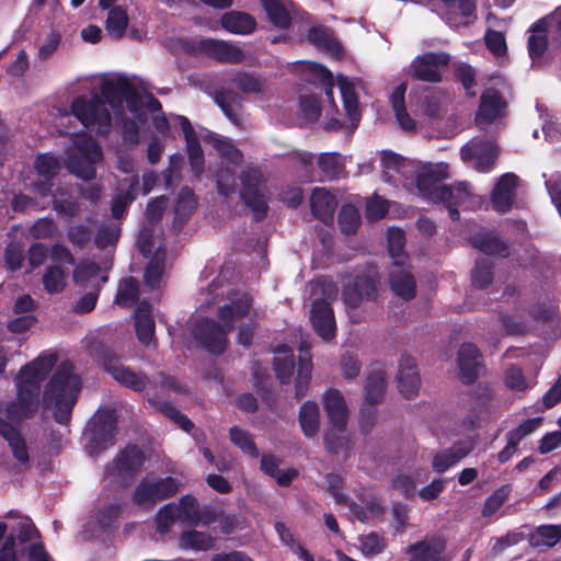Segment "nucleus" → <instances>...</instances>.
Segmentation results:
<instances>
[{
    "label": "nucleus",
    "mask_w": 561,
    "mask_h": 561,
    "mask_svg": "<svg viewBox=\"0 0 561 561\" xmlns=\"http://www.w3.org/2000/svg\"><path fill=\"white\" fill-rule=\"evenodd\" d=\"M57 362L56 355H39L21 367L14 377L16 400L5 408V416L15 423L33 417L39 405L42 382L48 377Z\"/></svg>",
    "instance_id": "obj_1"
},
{
    "label": "nucleus",
    "mask_w": 561,
    "mask_h": 561,
    "mask_svg": "<svg viewBox=\"0 0 561 561\" xmlns=\"http://www.w3.org/2000/svg\"><path fill=\"white\" fill-rule=\"evenodd\" d=\"M81 389V378L73 373V365L65 360L45 386L42 407L44 410L53 409L55 422L68 425Z\"/></svg>",
    "instance_id": "obj_2"
},
{
    "label": "nucleus",
    "mask_w": 561,
    "mask_h": 561,
    "mask_svg": "<svg viewBox=\"0 0 561 561\" xmlns=\"http://www.w3.org/2000/svg\"><path fill=\"white\" fill-rule=\"evenodd\" d=\"M178 520L186 522L191 526L202 523L208 526L219 522L220 526H234V516L227 515L218 503H209L201 506L198 500L192 494L181 496L179 502L163 505L157 513V526H169Z\"/></svg>",
    "instance_id": "obj_3"
},
{
    "label": "nucleus",
    "mask_w": 561,
    "mask_h": 561,
    "mask_svg": "<svg viewBox=\"0 0 561 561\" xmlns=\"http://www.w3.org/2000/svg\"><path fill=\"white\" fill-rule=\"evenodd\" d=\"M70 108L84 127L95 129L100 136L110 133L112 126L111 113L100 94L94 93L90 99L80 95L71 102Z\"/></svg>",
    "instance_id": "obj_4"
},
{
    "label": "nucleus",
    "mask_w": 561,
    "mask_h": 561,
    "mask_svg": "<svg viewBox=\"0 0 561 561\" xmlns=\"http://www.w3.org/2000/svg\"><path fill=\"white\" fill-rule=\"evenodd\" d=\"M240 198L252 211L253 220L260 222L266 218L268 204L264 187V176L259 168H245L240 173Z\"/></svg>",
    "instance_id": "obj_5"
},
{
    "label": "nucleus",
    "mask_w": 561,
    "mask_h": 561,
    "mask_svg": "<svg viewBox=\"0 0 561 561\" xmlns=\"http://www.w3.org/2000/svg\"><path fill=\"white\" fill-rule=\"evenodd\" d=\"M178 491L179 481L175 478H160L148 473L134 489L131 501L138 507L151 508L158 502L173 497Z\"/></svg>",
    "instance_id": "obj_6"
},
{
    "label": "nucleus",
    "mask_w": 561,
    "mask_h": 561,
    "mask_svg": "<svg viewBox=\"0 0 561 561\" xmlns=\"http://www.w3.org/2000/svg\"><path fill=\"white\" fill-rule=\"evenodd\" d=\"M447 178V164L426 168L416 175V188L424 198L434 203L448 201L454 194V187L442 184V181Z\"/></svg>",
    "instance_id": "obj_7"
},
{
    "label": "nucleus",
    "mask_w": 561,
    "mask_h": 561,
    "mask_svg": "<svg viewBox=\"0 0 561 561\" xmlns=\"http://www.w3.org/2000/svg\"><path fill=\"white\" fill-rule=\"evenodd\" d=\"M145 461L144 450L135 444H128L105 466V474L122 481H130L141 471Z\"/></svg>",
    "instance_id": "obj_8"
},
{
    "label": "nucleus",
    "mask_w": 561,
    "mask_h": 561,
    "mask_svg": "<svg viewBox=\"0 0 561 561\" xmlns=\"http://www.w3.org/2000/svg\"><path fill=\"white\" fill-rule=\"evenodd\" d=\"M499 157V147L495 141L485 137H474L460 149V158L463 162H472L476 171L490 172Z\"/></svg>",
    "instance_id": "obj_9"
},
{
    "label": "nucleus",
    "mask_w": 561,
    "mask_h": 561,
    "mask_svg": "<svg viewBox=\"0 0 561 561\" xmlns=\"http://www.w3.org/2000/svg\"><path fill=\"white\" fill-rule=\"evenodd\" d=\"M186 51L193 55H204L222 64L238 65L244 60L243 50L229 42L202 38L186 47Z\"/></svg>",
    "instance_id": "obj_10"
},
{
    "label": "nucleus",
    "mask_w": 561,
    "mask_h": 561,
    "mask_svg": "<svg viewBox=\"0 0 561 561\" xmlns=\"http://www.w3.org/2000/svg\"><path fill=\"white\" fill-rule=\"evenodd\" d=\"M451 57L446 51H427L417 55L410 65V76L419 81L442 82V68L449 65Z\"/></svg>",
    "instance_id": "obj_11"
},
{
    "label": "nucleus",
    "mask_w": 561,
    "mask_h": 561,
    "mask_svg": "<svg viewBox=\"0 0 561 561\" xmlns=\"http://www.w3.org/2000/svg\"><path fill=\"white\" fill-rule=\"evenodd\" d=\"M227 327L210 318L199 320L193 329L194 339L213 355H221L228 345Z\"/></svg>",
    "instance_id": "obj_12"
},
{
    "label": "nucleus",
    "mask_w": 561,
    "mask_h": 561,
    "mask_svg": "<svg viewBox=\"0 0 561 561\" xmlns=\"http://www.w3.org/2000/svg\"><path fill=\"white\" fill-rule=\"evenodd\" d=\"M117 416L114 410H100L92 421L89 447L93 453H101L115 444Z\"/></svg>",
    "instance_id": "obj_13"
},
{
    "label": "nucleus",
    "mask_w": 561,
    "mask_h": 561,
    "mask_svg": "<svg viewBox=\"0 0 561 561\" xmlns=\"http://www.w3.org/2000/svg\"><path fill=\"white\" fill-rule=\"evenodd\" d=\"M459 379L463 385H473L485 367L480 350L472 343H462L458 350Z\"/></svg>",
    "instance_id": "obj_14"
},
{
    "label": "nucleus",
    "mask_w": 561,
    "mask_h": 561,
    "mask_svg": "<svg viewBox=\"0 0 561 561\" xmlns=\"http://www.w3.org/2000/svg\"><path fill=\"white\" fill-rule=\"evenodd\" d=\"M377 296V283L368 275H356L342 291L343 302L352 309L357 308L364 300H376Z\"/></svg>",
    "instance_id": "obj_15"
},
{
    "label": "nucleus",
    "mask_w": 561,
    "mask_h": 561,
    "mask_svg": "<svg viewBox=\"0 0 561 561\" xmlns=\"http://www.w3.org/2000/svg\"><path fill=\"white\" fill-rule=\"evenodd\" d=\"M356 497L359 503L350 501L347 506L358 522L367 523L380 519L385 515L386 508L382 501L371 489H363Z\"/></svg>",
    "instance_id": "obj_16"
},
{
    "label": "nucleus",
    "mask_w": 561,
    "mask_h": 561,
    "mask_svg": "<svg viewBox=\"0 0 561 561\" xmlns=\"http://www.w3.org/2000/svg\"><path fill=\"white\" fill-rule=\"evenodd\" d=\"M310 321L314 332L325 341L335 336L336 323L331 302L314 299L310 306Z\"/></svg>",
    "instance_id": "obj_17"
},
{
    "label": "nucleus",
    "mask_w": 561,
    "mask_h": 561,
    "mask_svg": "<svg viewBox=\"0 0 561 561\" xmlns=\"http://www.w3.org/2000/svg\"><path fill=\"white\" fill-rule=\"evenodd\" d=\"M517 185L516 174L505 173L500 176L491 193L492 207L496 213L503 215L512 209Z\"/></svg>",
    "instance_id": "obj_18"
},
{
    "label": "nucleus",
    "mask_w": 561,
    "mask_h": 561,
    "mask_svg": "<svg viewBox=\"0 0 561 561\" xmlns=\"http://www.w3.org/2000/svg\"><path fill=\"white\" fill-rule=\"evenodd\" d=\"M468 242L472 248L489 256H500L506 259L511 254L507 241H505L492 230L481 229L471 234L468 238Z\"/></svg>",
    "instance_id": "obj_19"
},
{
    "label": "nucleus",
    "mask_w": 561,
    "mask_h": 561,
    "mask_svg": "<svg viewBox=\"0 0 561 561\" xmlns=\"http://www.w3.org/2000/svg\"><path fill=\"white\" fill-rule=\"evenodd\" d=\"M397 383L400 393L404 398L412 399L417 394L421 387V378L416 362L412 356L405 354L401 356L397 374Z\"/></svg>",
    "instance_id": "obj_20"
},
{
    "label": "nucleus",
    "mask_w": 561,
    "mask_h": 561,
    "mask_svg": "<svg viewBox=\"0 0 561 561\" xmlns=\"http://www.w3.org/2000/svg\"><path fill=\"white\" fill-rule=\"evenodd\" d=\"M323 408L331 426L345 431L348 420V409L344 397L337 389H329L323 394Z\"/></svg>",
    "instance_id": "obj_21"
},
{
    "label": "nucleus",
    "mask_w": 561,
    "mask_h": 561,
    "mask_svg": "<svg viewBox=\"0 0 561 561\" xmlns=\"http://www.w3.org/2000/svg\"><path fill=\"white\" fill-rule=\"evenodd\" d=\"M337 206L336 197L325 187H314L310 196L312 215L324 225H332Z\"/></svg>",
    "instance_id": "obj_22"
},
{
    "label": "nucleus",
    "mask_w": 561,
    "mask_h": 561,
    "mask_svg": "<svg viewBox=\"0 0 561 561\" xmlns=\"http://www.w3.org/2000/svg\"><path fill=\"white\" fill-rule=\"evenodd\" d=\"M506 102L499 90L488 88L480 98V105L476 116L478 124H491L501 116V112L505 108Z\"/></svg>",
    "instance_id": "obj_23"
},
{
    "label": "nucleus",
    "mask_w": 561,
    "mask_h": 561,
    "mask_svg": "<svg viewBox=\"0 0 561 561\" xmlns=\"http://www.w3.org/2000/svg\"><path fill=\"white\" fill-rule=\"evenodd\" d=\"M112 377L119 385L135 392L139 393L146 389L158 392L156 381H153L146 373L136 371L124 364L121 367L113 369Z\"/></svg>",
    "instance_id": "obj_24"
},
{
    "label": "nucleus",
    "mask_w": 561,
    "mask_h": 561,
    "mask_svg": "<svg viewBox=\"0 0 561 561\" xmlns=\"http://www.w3.org/2000/svg\"><path fill=\"white\" fill-rule=\"evenodd\" d=\"M151 313V304L144 299L138 302L133 314L137 339L146 346L151 343L154 336L156 324Z\"/></svg>",
    "instance_id": "obj_25"
},
{
    "label": "nucleus",
    "mask_w": 561,
    "mask_h": 561,
    "mask_svg": "<svg viewBox=\"0 0 561 561\" xmlns=\"http://www.w3.org/2000/svg\"><path fill=\"white\" fill-rule=\"evenodd\" d=\"M180 126L186 142V152L190 160L192 170L199 174L204 169V153L203 149L190 119L185 116H178Z\"/></svg>",
    "instance_id": "obj_26"
},
{
    "label": "nucleus",
    "mask_w": 561,
    "mask_h": 561,
    "mask_svg": "<svg viewBox=\"0 0 561 561\" xmlns=\"http://www.w3.org/2000/svg\"><path fill=\"white\" fill-rule=\"evenodd\" d=\"M410 561H450L445 553L444 541L439 538H431L411 546L408 550Z\"/></svg>",
    "instance_id": "obj_27"
},
{
    "label": "nucleus",
    "mask_w": 561,
    "mask_h": 561,
    "mask_svg": "<svg viewBox=\"0 0 561 561\" xmlns=\"http://www.w3.org/2000/svg\"><path fill=\"white\" fill-rule=\"evenodd\" d=\"M252 306L253 299L248 294H243L230 305L219 306L217 318L227 327V331H233L236 321L247 317Z\"/></svg>",
    "instance_id": "obj_28"
},
{
    "label": "nucleus",
    "mask_w": 561,
    "mask_h": 561,
    "mask_svg": "<svg viewBox=\"0 0 561 561\" xmlns=\"http://www.w3.org/2000/svg\"><path fill=\"white\" fill-rule=\"evenodd\" d=\"M391 290L403 300L410 301L416 296V282L414 276L404 266H396L389 272Z\"/></svg>",
    "instance_id": "obj_29"
},
{
    "label": "nucleus",
    "mask_w": 561,
    "mask_h": 561,
    "mask_svg": "<svg viewBox=\"0 0 561 561\" xmlns=\"http://www.w3.org/2000/svg\"><path fill=\"white\" fill-rule=\"evenodd\" d=\"M19 545L28 561H50L37 528H20Z\"/></svg>",
    "instance_id": "obj_30"
},
{
    "label": "nucleus",
    "mask_w": 561,
    "mask_h": 561,
    "mask_svg": "<svg viewBox=\"0 0 561 561\" xmlns=\"http://www.w3.org/2000/svg\"><path fill=\"white\" fill-rule=\"evenodd\" d=\"M197 208V198L192 188L183 186L174 206L173 227L181 230Z\"/></svg>",
    "instance_id": "obj_31"
},
{
    "label": "nucleus",
    "mask_w": 561,
    "mask_h": 561,
    "mask_svg": "<svg viewBox=\"0 0 561 561\" xmlns=\"http://www.w3.org/2000/svg\"><path fill=\"white\" fill-rule=\"evenodd\" d=\"M337 85L341 91L343 106L353 128H356L360 121L358 108V96L354 83L345 76L337 77Z\"/></svg>",
    "instance_id": "obj_32"
},
{
    "label": "nucleus",
    "mask_w": 561,
    "mask_h": 561,
    "mask_svg": "<svg viewBox=\"0 0 561 561\" xmlns=\"http://www.w3.org/2000/svg\"><path fill=\"white\" fill-rule=\"evenodd\" d=\"M531 35L527 41L528 55L533 62L539 61L548 48V25L545 19L536 21L530 30Z\"/></svg>",
    "instance_id": "obj_33"
},
{
    "label": "nucleus",
    "mask_w": 561,
    "mask_h": 561,
    "mask_svg": "<svg viewBox=\"0 0 561 561\" xmlns=\"http://www.w3.org/2000/svg\"><path fill=\"white\" fill-rule=\"evenodd\" d=\"M306 37L308 43L319 49L329 51L332 55H340L342 53L341 43L334 37L332 30L327 26H311Z\"/></svg>",
    "instance_id": "obj_34"
},
{
    "label": "nucleus",
    "mask_w": 561,
    "mask_h": 561,
    "mask_svg": "<svg viewBox=\"0 0 561 561\" xmlns=\"http://www.w3.org/2000/svg\"><path fill=\"white\" fill-rule=\"evenodd\" d=\"M88 350L93 359L111 376L113 375V369L123 365L121 356L117 355L115 350L102 341H92Z\"/></svg>",
    "instance_id": "obj_35"
},
{
    "label": "nucleus",
    "mask_w": 561,
    "mask_h": 561,
    "mask_svg": "<svg viewBox=\"0 0 561 561\" xmlns=\"http://www.w3.org/2000/svg\"><path fill=\"white\" fill-rule=\"evenodd\" d=\"M221 26L232 34H250L256 27L255 19L245 12L229 11L220 20Z\"/></svg>",
    "instance_id": "obj_36"
},
{
    "label": "nucleus",
    "mask_w": 561,
    "mask_h": 561,
    "mask_svg": "<svg viewBox=\"0 0 561 561\" xmlns=\"http://www.w3.org/2000/svg\"><path fill=\"white\" fill-rule=\"evenodd\" d=\"M126 85H130V81L125 77H121L116 81H105L101 84L100 95L112 108H122Z\"/></svg>",
    "instance_id": "obj_37"
},
{
    "label": "nucleus",
    "mask_w": 561,
    "mask_h": 561,
    "mask_svg": "<svg viewBox=\"0 0 561 561\" xmlns=\"http://www.w3.org/2000/svg\"><path fill=\"white\" fill-rule=\"evenodd\" d=\"M298 420L305 436H316L320 426V413L318 404L314 401H306L302 403L299 409Z\"/></svg>",
    "instance_id": "obj_38"
},
{
    "label": "nucleus",
    "mask_w": 561,
    "mask_h": 561,
    "mask_svg": "<svg viewBox=\"0 0 561 561\" xmlns=\"http://www.w3.org/2000/svg\"><path fill=\"white\" fill-rule=\"evenodd\" d=\"M139 295L138 280L128 276L119 280L114 302L122 308H130L136 304L138 305Z\"/></svg>",
    "instance_id": "obj_39"
},
{
    "label": "nucleus",
    "mask_w": 561,
    "mask_h": 561,
    "mask_svg": "<svg viewBox=\"0 0 561 561\" xmlns=\"http://www.w3.org/2000/svg\"><path fill=\"white\" fill-rule=\"evenodd\" d=\"M165 262V249L158 248L154 255L147 264L144 273V283L150 289H157L160 286Z\"/></svg>",
    "instance_id": "obj_40"
},
{
    "label": "nucleus",
    "mask_w": 561,
    "mask_h": 561,
    "mask_svg": "<svg viewBox=\"0 0 561 561\" xmlns=\"http://www.w3.org/2000/svg\"><path fill=\"white\" fill-rule=\"evenodd\" d=\"M283 352V355L275 356L273 359V368L275 375L282 385H288L295 369V356L293 351L283 345L277 348V352Z\"/></svg>",
    "instance_id": "obj_41"
},
{
    "label": "nucleus",
    "mask_w": 561,
    "mask_h": 561,
    "mask_svg": "<svg viewBox=\"0 0 561 561\" xmlns=\"http://www.w3.org/2000/svg\"><path fill=\"white\" fill-rule=\"evenodd\" d=\"M270 22L277 28L287 30L293 23L291 15L280 0H261Z\"/></svg>",
    "instance_id": "obj_42"
},
{
    "label": "nucleus",
    "mask_w": 561,
    "mask_h": 561,
    "mask_svg": "<svg viewBox=\"0 0 561 561\" xmlns=\"http://www.w3.org/2000/svg\"><path fill=\"white\" fill-rule=\"evenodd\" d=\"M365 399L366 403H379L383 399L386 390V374L378 369L373 370L366 377L365 382Z\"/></svg>",
    "instance_id": "obj_43"
},
{
    "label": "nucleus",
    "mask_w": 561,
    "mask_h": 561,
    "mask_svg": "<svg viewBox=\"0 0 561 561\" xmlns=\"http://www.w3.org/2000/svg\"><path fill=\"white\" fill-rule=\"evenodd\" d=\"M318 167L330 181L337 180L345 170L344 160L339 152L321 153L318 158Z\"/></svg>",
    "instance_id": "obj_44"
},
{
    "label": "nucleus",
    "mask_w": 561,
    "mask_h": 561,
    "mask_svg": "<svg viewBox=\"0 0 561 561\" xmlns=\"http://www.w3.org/2000/svg\"><path fill=\"white\" fill-rule=\"evenodd\" d=\"M126 503L124 501L107 502L93 510V517L98 526H112L123 516Z\"/></svg>",
    "instance_id": "obj_45"
},
{
    "label": "nucleus",
    "mask_w": 561,
    "mask_h": 561,
    "mask_svg": "<svg viewBox=\"0 0 561 561\" xmlns=\"http://www.w3.org/2000/svg\"><path fill=\"white\" fill-rule=\"evenodd\" d=\"M471 196L470 185L467 182H459L454 186V194L448 201H437L448 210L449 218L457 221L460 218L458 207L466 203Z\"/></svg>",
    "instance_id": "obj_46"
},
{
    "label": "nucleus",
    "mask_w": 561,
    "mask_h": 561,
    "mask_svg": "<svg viewBox=\"0 0 561 561\" xmlns=\"http://www.w3.org/2000/svg\"><path fill=\"white\" fill-rule=\"evenodd\" d=\"M67 273L59 264H51L46 267L42 283L48 294H59L66 287Z\"/></svg>",
    "instance_id": "obj_47"
},
{
    "label": "nucleus",
    "mask_w": 561,
    "mask_h": 561,
    "mask_svg": "<svg viewBox=\"0 0 561 561\" xmlns=\"http://www.w3.org/2000/svg\"><path fill=\"white\" fill-rule=\"evenodd\" d=\"M405 234L401 229L390 228L388 230V252L393 259V265L405 266L407 255L404 253Z\"/></svg>",
    "instance_id": "obj_48"
},
{
    "label": "nucleus",
    "mask_w": 561,
    "mask_h": 561,
    "mask_svg": "<svg viewBox=\"0 0 561 561\" xmlns=\"http://www.w3.org/2000/svg\"><path fill=\"white\" fill-rule=\"evenodd\" d=\"M128 21L127 12L122 7H113L110 8L105 28L113 38L119 39L126 32Z\"/></svg>",
    "instance_id": "obj_49"
},
{
    "label": "nucleus",
    "mask_w": 561,
    "mask_h": 561,
    "mask_svg": "<svg viewBox=\"0 0 561 561\" xmlns=\"http://www.w3.org/2000/svg\"><path fill=\"white\" fill-rule=\"evenodd\" d=\"M337 224L343 234H355L360 226L358 209L352 204L343 205L337 215Z\"/></svg>",
    "instance_id": "obj_50"
},
{
    "label": "nucleus",
    "mask_w": 561,
    "mask_h": 561,
    "mask_svg": "<svg viewBox=\"0 0 561 561\" xmlns=\"http://www.w3.org/2000/svg\"><path fill=\"white\" fill-rule=\"evenodd\" d=\"M215 538L208 533L196 529L184 531L180 538V546L185 549L208 550L214 547Z\"/></svg>",
    "instance_id": "obj_51"
},
{
    "label": "nucleus",
    "mask_w": 561,
    "mask_h": 561,
    "mask_svg": "<svg viewBox=\"0 0 561 561\" xmlns=\"http://www.w3.org/2000/svg\"><path fill=\"white\" fill-rule=\"evenodd\" d=\"M206 141L213 145L222 159L232 164L239 165L243 161L242 152L230 140L219 138L217 135H208Z\"/></svg>",
    "instance_id": "obj_52"
},
{
    "label": "nucleus",
    "mask_w": 561,
    "mask_h": 561,
    "mask_svg": "<svg viewBox=\"0 0 561 561\" xmlns=\"http://www.w3.org/2000/svg\"><path fill=\"white\" fill-rule=\"evenodd\" d=\"M95 164L96 162L94 161L83 159L71 153L68 154L67 168L69 172L84 181H91L95 179Z\"/></svg>",
    "instance_id": "obj_53"
},
{
    "label": "nucleus",
    "mask_w": 561,
    "mask_h": 561,
    "mask_svg": "<svg viewBox=\"0 0 561 561\" xmlns=\"http://www.w3.org/2000/svg\"><path fill=\"white\" fill-rule=\"evenodd\" d=\"M312 375L311 358H300L298 362L297 376L295 379V398L300 401L309 389Z\"/></svg>",
    "instance_id": "obj_54"
},
{
    "label": "nucleus",
    "mask_w": 561,
    "mask_h": 561,
    "mask_svg": "<svg viewBox=\"0 0 561 561\" xmlns=\"http://www.w3.org/2000/svg\"><path fill=\"white\" fill-rule=\"evenodd\" d=\"M76 151L71 154L100 162L103 159V151L100 145L89 136H81L75 142Z\"/></svg>",
    "instance_id": "obj_55"
},
{
    "label": "nucleus",
    "mask_w": 561,
    "mask_h": 561,
    "mask_svg": "<svg viewBox=\"0 0 561 561\" xmlns=\"http://www.w3.org/2000/svg\"><path fill=\"white\" fill-rule=\"evenodd\" d=\"M229 438L233 445H236L250 457L257 458L260 456L259 449L248 431H244L238 426H232L229 430Z\"/></svg>",
    "instance_id": "obj_56"
},
{
    "label": "nucleus",
    "mask_w": 561,
    "mask_h": 561,
    "mask_svg": "<svg viewBox=\"0 0 561 561\" xmlns=\"http://www.w3.org/2000/svg\"><path fill=\"white\" fill-rule=\"evenodd\" d=\"M34 168L38 175L46 180H54L60 171V162L53 153L38 154L34 161Z\"/></svg>",
    "instance_id": "obj_57"
},
{
    "label": "nucleus",
    "mask_w": 561,
    "mask_h": 561,
    "mask_svg": "<svg viewBox=\"0 0 561 561\" xmlns=\"http://www.w3.org/2000/svg\"><path fill=\"white\" fill-rule=\"evenodd\" d=\"M345 431H339L331 426L324 432L323 440L325 449L333 455L350 449V439L344 435Z\"/></svg>",
    "instance_id": "obj_58"
},
{
    "label": "nucleus",
    "mask_w": 561,
    "mask_h": 561,
    "mask_svg": "<svg viewBox=\"0 0 561 561\" xmlns=\"http://www.w3.org/2000/svg\"><path fill=\"white\" fill-rule=\"evenodd\" d=\"M476 70L467 62H459L454 70V78L457 82H460L463 87L466 94L470 98L476 96V92L472 90L477 84Z\"/></svg>",
    "instance_id": "obj_59"
},
{
    "label": "nucleus",
    "mask_w": 561,
    "mask_h": 561,
    "mask_svg": "<svg viewBox=\"0 0 561 561\" xmlns=\"http://www.w3.org/2000/svg\"><path fill=\"white\" fill-rule=\"evenodd\" d=\"M471 278L476 287L485 289L493 282V264L486 260L477 261Z\"/></svg>",
    "instance_id": "obj_60"
},
{
    "label": "nucleus",
    "mask_w": 561,
    "mask_h": 561,
    "mask_svg": "<svg viewBox=\"0 0 561 561\" xmlns=\"http://www.w3.org/2000/svg\"><path fill=\"white\" fill-rule=\"evenodd\" d=\"M232 82L238 90L245 94L260 93L264 84L260 77L249 72H238Z\"/></svg>",
    "instance_id": "obj_61"
},
{
    "label": "nucleus",
    "mask_w": 561,
    "mask_h": 561,
    "mask_svg": "<svg viewBox=\"0 0 561 561\" xmlns=\"http://www.w3.org/2000/svg\"><path fill=\"white\" fill-rule=\"evenodd\" d=\"M561 528H536L533 534H530V545L534 547H552L554 546L561 538Z\"/></svg>",
    "instance_id": "obj_62"
},
{
    "label": "nucleus",
    "mask_w": 561,
    "mask_h": 561,
    "mask_svg": "<svg viewBox=\"0 0 561 561\" xmlns=\"http://www.w3.org/2000/svg\"><path fill=\"white\" fill-rule=\"evenodd\" d=\"M58 232V226L50 217L37 219L30 228V234L34 239H50Z\"/></svg>",
    "instance_id": "obj_63"
},
{
    "label": "nucleus",
    "mask_w": 561,
    "mask_h": 561,
    "mask_svg": "<svg viewBox=\"0 0 561 561\" xmlns=\"http://www.w3.org/2000/svg\"><path fill=\"white\" fill-rule=\"evenodd\" d=\"M486 48L495 56L502 57L507 51L505 36L502 32L489 28L484 35Z\"/></svg>",
    "instance_id": "obj_64"
}]
</instances>
